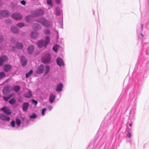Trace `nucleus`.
<instances>
[{
	"label": "nucleus",
	"instance_id": "40",
	"mask_svg": "<svg viewBox=\"0 0 149 149\" xmlns=\"http://www.w3.org/2000/svg\"><path fill=\"white\" fill-rule=\"evenodd\" d=\"M3 38L2 37H0V43H2L3 42Z\"/></svg>",
	"mask_w": 149,
	"mask_h": 149
},
{
	"label": "nucleus",
	"instance_id": "37",
	"mask_svg": "<svg viewBox=\"0 0 149 149\" xmlns=\"http://www.w3.org/2000/svg\"><path fill=\"white\" fill-rule=\"evenodd\" d=\"M36 117V114L35 113H33L32 115L30 116V118H35Z\"/></svg>",
	"mask_w": 149,
	"mask_h": 149
},
{
	"label": "nucleus",
	"instance_id": "33",
	"mask_svg": "<svg viewBox=\"0 0 149 149\" xmlns=\"http://www.w3.org/2000/svg\"><path fill=\"white\" fill-rule=\"evenodd\" d=\"M16 123L17 125L19 126L21 123V120L18 118H17L16 120Z\"/></svg>",
	"mask_w": 149,
	"mask_h": 149
},
{
	"label": "nucleus",
	"instance_id": "22",
	"mask_svg": "<svg viewBox=\"0 0 149 149\" xmlns=\"http://www.w3.org/2000/svg\"><path fill=\"white\" fill-rule=\"evenodd\" d=\"M50 68L49 66L48 65H46V69H45V75H47L48 73L50 71Z\"/></svg>",
	"mask_w": 149,
	"mask_h": 149
},
{
	"label": "nucleus",
	"instance_id": "8",
	"mask_svg": "<svg viewBox=\"0 0 149 149\" xmlns=\"http://www.w3.org/2000/svg\"><path fill=\"white\" fill-rule=\"evenodd\" d=\"M0 110L3 111L7 115H9L11 113L10 109L7 107H4L1 108Z\"/></svg>",
	"mask_w": 149,
	"mask_h": 149
},
{
	"label": "nucleus",
	"instance_id": "26",
	"mask_svg": "<svg viewBox=\"0 0 149 149\" xmlns=\"http://www.w3.org/2000/svg\"><path fill=\"white\" fill-rule=\"evenodd\" d=\"M6 76V74L3 72H0V80L5 77Z\"/></svg>",
	"mask_w": 149,
	"mask_h": 149
},
{
	"label": "nucleus",
	"instance_id": "35",
	"mask_svg": "<svg viewBox=\"0 0 149 149\" xmlns=\"http://www.w3.org/2000/svg\"><path fill=\"white\" fill-rule=\"evenodd\" d=\"M52 0H47V3L48 5H50L52 7Z\"/></svg>",
	"mask_w": 149,
	"mask_h": 149
},
{
	"label": "nucleus",
	"instance_id": "32",
	"mask_svg": "<svg viewBox=\"0 0 149 149\" xmlns=\"http://www.w3.org/2000/svg\"><path fill=\"white\" fill-rule=\"evenodd\" d=\"M58 45H55L53 47V49L55 52H57L58 51Z\"/></svg>",
	"mask_w": 149,
	"mask_h": 149
},
{
	"label": "nucleus",
	"instance_id": "14",
	"mask_svg": "<svg viewBox=\"0 0 149 149\" xmlns=\"http://www.w3.org/2000/svg\"><path fill=\"white\" fill-rule=\"evenodd\" d=\"M34 50V47L33 45H30L28 48V52L29 54H32Z\"/></svg>",
	"mask_w": 149,
	"mask_h": 149
},
{
	"label": "nucleus",
	"instance_id": "31",
	"mask_svg": "<svg viewBox=\"0 0 149 149\" xmlns=\"http://www.w3.org/2000/svg\"><path fill=\"white\" fill-rule=\"evenodd\" d=\"M16 25L18 27H22L24 26L25 24L23 23H19L17 24Z\"/></svg>",
	"mask_w": 149,
	"mask_h": 149
},
{
	"label": "nucleus",
	"instance_id": "28",
	"mask_svg": "<svg viewBox=\"0 0 149 149\" xmlns=\"http://www.w3.org/2000/svg\"><path fill=\"white\" fill-rule=\"evenodd\" d=\"M31 16H26L25 17V20L26 21L28 22H30L31 21Z\"/></svg>",
	"mask_w": 149,
	"mask_h": 149
},
{
	"label": "nucleus",
	"instance_id": "10",
	"mask_svg": "<svg viewBox=\"0 0 149 149\" xmlns=\"http://www.w3.org/2000/svg\"><path fill=\"white\" fill-rule=\"evenodd\" d=\"M12 66L10 64H5L3 68V70L5 72H8L10 71L12 69Z\"/></svg>",
	"mask_w": 149,
	"mask_h": 149
},
{
	"label": "nucleus",
	"instance_id": "27",
	"mask_svg": "<svg viewBox=\"0 0 149 149\" xmlns=\"http://www.w3.org/2000/svg\"><path fill=\"white\" fill-rule=\"evenodd\" d=\"M31 93L30 91L28 92L25 95V97L29 98L31 96Z\"/></svg>",
	"mask_w": 149,
	"mask_h": 149
},
{
	"label": "nucleus",
	"instance_id": "2",
	"mask_svg": "<svg viewBox=\"0 0 149 149\" xmlns=\"http://www.w3.org/2000/svg\"><path fill=\"white\" fill-rule=\"evenodd\" d=\"M37 21L46 27H48L51 25V23L44 17L40 18L37 20Z\"/></svg>",
	"mask_w": 149,
	"mask_h": 149
},
{
	"label": "nucleus",
	"instance_id": "19",
	"mask_svg": "<svg viewBox=\"0 0 149 149\" xmlns=\"http://www.w3.org/2000/svg\"><path fill=\"white\" fill-rule=\"evenodd\" d=\"M39 35V34L37 32H32L31 34V37L33 38H37Z\"/></svg>",
	"mask_w": 149,
	"mask_h": 149
},
{
	"label": "nucleus",
	"instance_id": "46",
	"mask_svg": "<svg viewBox=\"0 0 149 149\" xmlns=\"http://www.w3.org/2000/svg\"><path fill=\"white\" fill-rule=\"evenodd\" d=\"M132 125V123H130V124H129V126L130 127H131Z\"/></svg>",
	"mask_w": 149,
	"mask_h": 149
},
{
	"label": "nucleus",
	"instance_id": "11",
	"mask_svg": "<svg viewBox=\"0 0 149 149\" xmlns=\"http://www.w3.org/2000/svg\"><path fill=\"white\" fill-rule=\"evenodd\" d=\"M21 61L22 66H25L26 65L27 61L24 56H21Z\"/></svg>",
	"mask_w": 149,
	"mask_h": 149
},
{
	"label": "nucleus",
	"instance_id": "17",
	"mask_svg": "<svg viewBox=\"0 0 149 149\" xmlns=\"http://www.w3.org/2000/svg\"><path fill=\"white\" fill-rule=\"evenodd\" d=\"M63 87V84L60 83L59 84L57 85L56 91L58 92H60L62 91Z\"/></svg>",
	"mask_w": 149,
	"mask_h": 149
},
{
	"label": "nucleus",
	"instance_id": "13",
	"mask_svg": "<svg viewBox=\"0 0 149 149\" xmlns=\"http://www.w3.org/2000/svg\"><path fill=\"white\" fill-rule=\"evenodd\" d=\"M29 106V103L27 102H24L22 105V109L23 111H26L28 109Z\"/></svg>",
	"mask_w": 149,
	"mask_h": 149
},
{
	"label": "nucleus",
	"instance_id": "6",
	"mask_svg": "<svg viewBox=\"0 0 149 149\" xmlns=\"http://www.w3.org/2000/svg\"><path fill=\"white\" fill-rule=\"evenodd\" d=\"M12 17L14 19L16 20H20L22 18V15L18 13H15L12 15Z\"/></svg>",
	"mask_w": 149,
	"mask_h": 149
},
{
	"label": "nucleus",
	"instance_id": "25",
	"mask_svg": "<svg viewBox=\"0 0 149 149\" xmlns=\"http://www.w3.org/2000/svg\"><path fill=\"white\" fill-rule=\"evenodd\" d=\"M33 73V70H31L29 72L26 74V77L28 78Z\"/></svg>",
	"mask_w": 149,
	"mask_h": 149
},
{
	"label": "nucleus",
	"instance_id": "18",
	"mask_svg": "<svg viewBox=\"0 0 149 149\" xmlns=\"http://www.w3.org/2000/svg\"><path fill=\"white\" fill-rule=\"evenodd\" d=\"M55 96L54 95L51 94L49 97V101L51 103H52L55 99Z\"/></svg>",
	"mask_w": 149,
	"mask_h": 149
},
{
	"label": "nucleus",
	"instance_id": "44",
	"mask_svg": "<svg viewBox=\"0 0 149 149\" xmlns=\"http://www.w3.org/2000/svg\"><path fill=\"white\" fill-rule=\"evenodd\" d=\"M55 1L57 4H59L60 3V0H55Z\"/></svg>",
	"mask_w": 149,
	"mask_h": 149
},
{
	"label": "nucleus",
	"instance_id": "29",
	"mask_svg": "<svg viewBox=\"0 0 149 149\" xmlns=\"http://www.w3.org/2000/svg\"><path fill=\"white\" fill-rule=\"evenodd\" d=\"M14 89L15 91L17 92L19 90L20 87L19 86H15L14 87Z\"/></svg>",
	"mask_w": 149,
	"mask_h": 149
},
{
	"label": "nucleus",
	"instance_id": "4",
	"mask_svg": "<svg viewBox=\"0 0 149 149\" xmlns=\"http://www.w3.org/2000/svg\"><path fill=\"white\" fill-rule=\"evenodd\" d=\"M44 13L43 10L38 9L35 11H32L31 12L33 17H36L43 14Z\"/></svg>",
	"mask_w": 149,
	"mask_h": 149
},
{
	"label": "nucleus",
	"instance_id": "30",
	"mask_svg": "<svg viewBox=\"0 0 149 149\" xmlns=\"http://www.w3.org/2000/svg\"><path fill=\"white\" fill-rule=\"evenodd\" d=\"M2 117L3 118H2V119L3 120L6 121H9L10 120V118L9 117L3 116Z\"/></svg>",
	"mask_w": 149,
	"mask_h": 149
},
{
	"label": "nucleus",
	"instance_id": "39",
	"mask_svg": "<svg viewBox=\"0 0 149 149\" xmlns=\"http://www.w3.org/2000/svg\"><path fill=\"white\" fill-rule=\"evenodd\" d=\"M32 102L33 104H35V105H36L37 104L38 102L37 101L34 100H32Z\"/></svg>",
	"mask_w": 149,
	"mask_h": 149
},
{
	"label": "nucleus",
	"instance_id": "9",
	"mask_svg": "<svg viewBox=\"0 0 149 149\" xmlns=\"http://www.w3.org/2000/svg\"><path fill=\"white\" fill-rule=\"evenodd\" d=\"M10 15L9 12L7 10H1L0 11V15L3 17H8Z\"/></svg>",
	"mask_w": 149,
	"mask_h": 149
},
{
	"label": "nucleus",
	"instance_id": "20",
	"mask_svg": "<svg viewBox=\"0 0 149 149\" xmlns=\"http://www.w3.org/2000/svg\"><path fill=\"white\" fill-rule=\"evenodd\" d=\"M16 47L18 49H22L23 47V45L22 43L17 42L16 44Z\"/></svg>",
	"mask_w": 149,
	"mask_h": 149
},
{
	"label": "nucleus",
	"instance_id": "16",
	"mask_svg": "<svg viewBox=\"0 0 149 149\" xmlns=\"http://www.w3.org/2000/svg\"><path fill=\"white\" fill-rule=\"evenodd\" d=\"M3 91L4 94L10 92V89L9 87L8 86L4 87L3 89Z\"/></svg>",
	"mask_w": 149,
	"mask_h": 149
},
{
	"label": "nucleus",
	"instance_id": "23",
	"mask_svg": "<svg viewBox=\"0 0 149 149\" xmlns=\"http://www.w3.org/2000/svg\"><path fill=\"white\" fill-rule=\"evenodd\" d=\"M13 96L12 94H10L7 97H3L4 99V100L6 101H7L11 97Z\"/></svg>",
	"mask_w": 149,
	"mask_h": 149
},
{
	"label": "nucleus",
	"instance_id": "15",
	"mask_svg": "<svg viewBox=\"0 0 149 149\" xmlns=\"http://www.w3.org/2000/svg\"><path fill=\"white\" fill-rule=\"evenodd\" d=\"M10 29L12 32L13 33L18 34L19 32L18 29L16 27H11L10 28Z\"/></svg>",
	"mask_w": 149,
	"mask_h": 149
},
{
	"label": "nucleus",
	"instance_id": "7",
	"mask_svg": "<svg viewBox=\"0 0 149 149\" xmlns=\"http://www.w3.org/2000/svg\"><path fill=\"white\" fill-rule=\"evenodd\" d=\"M8 59V58L6 56H1L0 57V66H2L3 63L5 61H7Z\"/></svg>",
	"mask_w": 149,
	"mask_h": 149
},
{
	"label": "nucleus",
	"instance_id": "42",
	"mask_svg": "<svg viewBox=\"0 0 149 149\" xmlns=\"http://www.w3.org/2000/svg\"><path fill=\"white\" fill-rule=\"evenodd\" d=\"M127 135L129 138H130L131 137V134L130 132H128L127 133Z\"/></svg>",
	"mask_w": 149,
	"mask_h": 149
},
{
	"label": "nucleus",
	"instance_id": "24",
	"mask_svg": "<svg viewBox=\"0 0 149 149\" xmlns=\"http://www.w3.org/2000/svg\"><path fill=\"white\" fill-rule=\"evenodd\" d=\"M16 102V100L15 99V98H13L9 100V102L11 104L13 105L15 104V103Z\"/></svg>",
	"mask_w": 149,
	"mask_h": 149
},
{
	"label": "nucleus",
	"instance_id": "38",
	"mask_svg": "<svg viewBox=\"0 0 149 149\" xmlns=\"http://www.w3.org/2000/svg\"><path fill=\"white\" fill-rule=\"evenodd\" d=\"M46 110V108H44L42 109V116H44V115L45 112Z\"/></svg>",
	"mask_w": 149,
	"mask_h": 149
},
{
	"label": "nucleus",
	"instance_id": "3",
	"mask_svg": "<svg viewBox=\"0 0 149 149\" xmlns=\"http://www.w3.org/2000/svg\"><path fill=\"white\" fill-rule=\"evenodd\" d=\"M50 61L51 56L49 54L44 55L42 59V62L44 63H49L50 62Z\"/></svg>",
	"mask_w": 149,
	"mask_h": 149
},
{
	"label": "nucleus",
	"instance_id": "43",
	"mask_svg": "<svg viewBox=\"0 0 149 149\" xmlns=\"http://www.w3.org/2000/svg\"><path fill=\"white\" fill-rule=\"evenodd\" d=\"M21 3L23 5H24L26 4V2L24 0H22L21 2Z\"/></svg>",
	"mask_w": 149,
	"mask_h": 149
},
{
	"label": "nucleus",
	"instance_id": "47",
	"mask_svg": "<svg viewBox=\"0 0 149 149\" xmlns=\"http://www.w3.org/2000/svg\"><path fill=\"white\" fill-rule=\"evenodd\" d=\"M1 1L0 0V5L1 4Z\"/></svg>",
	"mask_w": 149,
	"mask_h": 149
},
{
	"label": "nucleus",
	"instance_id": "5",
	"mask_svg": "<svg viewBox=\"0 0 149 149\" xmlns=\"http://www.w3.org/2000/svg\"><path fill=\"white\" fill-rule=\"evenodd\" d=\"M45 70L44 66L41 64L39 66L36 71V73L37 74H40L42 73Z\"/></svg>",
	"mask_w": 149,
	"mask_h": 149
},
{
	"label": "nucleus",
	"instance_id": "1",
	"mask_svg": "<svg viewBox=\"0 0 149 149\" xmlns=\"http://www.w3.org/2000/svg\"><path fill=\"white\" fill-rule=\"evenodd\" d=\"M50 40V37L47 36L45 37V40H40L37 42V44L39 47H46L49 42Z\"/></svg>",
	"mask_w": 149,
	"mask_h": 149
},
{
	"label": "nucleus",
	"instance_id": "36",
	"mask_svg": "<svg viewBox=\"0 0 149 149\" xmlns=\"http://www.w3.org/2000/svg\"><path fill=\"white\" fill-rule=\"evenodd\" d=\"M15 122L14 120H12L11 122V125L12 127H15Z\"/></svg>",
	"mask_w": 149,
	"mask_h": 149
},
{
	"label": "nucleus",
	"instance_id": "34",
	"mask_svg": "<svg viewBox=\"0 0 149 149\" xmlns=\"http://www.w3.org/2000/svg\"><path fill=\"white\" fill-rule=\"evenodd\" d=\"M5 22L7 24H10L11 23L12 21L10 19H8L5 20Z\"/></svg>",
	"mask_w": 149,
	"mask_h": 149
},
{
	"label": "nucleus",
	"instance_id": "45",
	"mask_svg": "<svg viewBox=\"0 0 149 149\" xmlns=\"http://www.w3.org/2000/svg\"><path fill=\"white\" fill-rule=\"evenodd\" d=\"M48 108L49 110H51L53 108V107L50 106L48 107Z\"/></svg>",
	"mask_w": 149,
	"mask_h": 149
},
{
	"label": "nucleus",
	"instance_id": "48",
	"mask_svg": "<svg viewBox=\"0 0 149 149\" xmlns=\"http://www.w3.org/2000/svg\"><path fill=\"white\" fill-rule=\"evenodd\" d=\"M141 35L142 36V37H143V35L142 34V33H141Z\"/></svg>",
	"mask_w": 149,
	"mask_h": 149
},
{
	"label": "nucleus",
	"instance_id": "12",
	"mask_svg": "<svg viewBox=\"0 0 149 149\" xmlns=\"http://www.w3.org/2000/svg\"><path fill=\"white\" fill-rule=\"evenodd\" d=\"M57 63L60 66H64V64L63 60L60 58H58L57 59Z\"/></svg>",
	"mask_w": 149,
	"mask_h": 149
},
{
	"label": "nucleus",
	"instance_id": "21",
	"mask_svg": "<svg viewBox=\"0 0 149 149\" xmlns=\"http://www.w3.org/2000/svg\"><path fill=\"white\" fill-rule=\"evenodd\" d=\"M40 28V26L37 23L35 24L33 26V29H35L36 30H37L38 29H39Z\"/></svg>",
	"mask_w": 149,
	"mask_h": 149
},
{
	"label": "nucleus",
	"instance_id": "41",
	"mask_svg": "<svg viewBox=\"0 0 149 149\" xmlns=\"http://www.w3.org/2000/svg\"><path fill=\"white\" fill-rule=\"evenodd\" d=\"M45 33L46 34H48L50 33V32L49 30L47 29L45 31Z\"/></svg>",
	"mask_w": 149,
	"mask_h": 149
}]
</instances>
